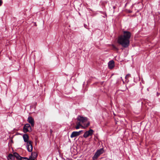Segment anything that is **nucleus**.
I'll use <instances>...</instances> for the list:
<instances>
[{"label": "nucleus", "mask_w": 160, "mask_h": 160, "mask_svg": "<svg viewBox=\"0 0 160 160\" xmlns=\"http://www.w3.org/2000/svg\"><path fill=\"white\" fill-rule=\"evenodd\" d=\"M130 74H127L125 77V78L126 79L127 78H128L129 77H130Z\"/></svg>", "instance_id": "18"}, {"label": "nucleus", "mask_w": 160, "mask_h": 160, "mask_svg": "<svg viewBox=\"0 0 160 160\" xmlns=\"http://www.w3.org/2000/svg\"><path fill=\"white\" fill-rule=\"evenodd\" d=\"M14 156L15 157H16V158L18 159H20V160L22 158L18 154L17 152H14L13 153Z\"/></svg>", "instance_id": "12"}, {"label": "nucleus", "mask_w": 160, "mask_h": 160, "mask_svg": "<svg viewBox=\"0 0 160 160\" xmlns=\"http://www.w3.org/2000/svg\"><path fill=\"white\" fill-rule=\"evenodd\" d=\"M82 131L81 130V131H80L78 132H75V131L73 132H72V133L71 134L70 137L71 138H73V137L78 136L80 135L81 132Z\"/></svg>", "instance_id": "8"}, {"label": "nucleus", "mask_w": 160, "mask_h": 160, "mask_svg": "<svg viewBox=\"0 0 160 160\" xmlns=\"http://www.w3.org/2000/svg\"><path fill=\"white\" fill-rule=\"evenodd\" d=\"M103 148H101L97 150L92 157L93 160H95L97 159L101 154L103 153Z\"/></svg>", "instance_id": "3"}, {"label": "nucleus", "mask_w": 160, "mask_h": 160, "mask_svg": "<svg viewBox=\"0 0 160 160\" xmlns=\"http://www.w3.org/2000/svg\"><path fill=\"white\" fill-rule=\"evenodd\" d=\"M28 122L31 124L32 127H33L34 124V119L31 117H29L28 118Z\"/></svg>", "instance_id": "10"}, {"label": "nucleus", "mask_w": 160, "mask_h": 160, "mask_svg": "<svg viewBox=\"0 0 160 160\" xmlns=\"http://www.w3.org/2000/svg\"><path fill=\"white\" fill-rule=\"evenodd\" d=\"M35 158L32 156H31L29 160H34Z\"/></svg>", "instance_id": "16"}, {"label": "nucleus", "mask_w": 160, "mask_h": 160, "mask_svg": "<svg viewBox=\"0 0 160 160\" xmlns=\"http://www.w3.org/2000/svg\"><path fill=\"white\" fill-rule=\"evenodd\" d=\"M23 138L24 141L25 142H27V143L28 142L29 137L28 136L27 134H24L23 136Z\"/></svg>", "instance_id": "11"}, {"label": "nucleus", "mask_w": 160, "mask_h": 160, "mask_svg": "<svg viewBox=\"0 0 160 160\" xmlns=\"http://www.w3.org/2000/svg\"><path fill=\"white\" fill-rule=\"evenodd\" d=\"M2 3V0H0V6H1Z\"/></svg>", "instance_id": "19"}, {"label": "nucleus", "mask_w": 160, "mask_h": 160, "mask_svg": "<svg viewBox=\"0 0 160 160\" xmlns=\"http://www.w3.org/2000/svg\"><path fill=\"white\" fill-rule=\"evenodd\" d=\"M31 156L34 158H36L37 156V154L35 152H33L32 153Z\"/></svg>", "instance_id": "14"}, {"label": "nucleus", "mask_w": 160, "mask_h": 160, "mask_svg": "<svg viewBox=\"0 0 160 160\" xmlns=\"http://www.w3.org/2000/svg\"><path fill=\"white\" fill-rule=\"evenodd\" d=\"M76 125L75 126V128L77 129H79L80 127H81L82 128L85 129L88 127L90 125V122H88L87 125H86L85 126H83L82 125V124H81L79 122H76Z\"/></svg>", "instance_id": "4"}, {"label": "nucleus", "mask_w": 160, "mask_h": 160, "mask_svg": "<svg viewBox=\"0 0 160 160\" xmlns=\"http://www.w3.org/2000/svg\"><path fill=\"white\" fill-rule=\"evenodd\" d=\"M112 48H113L116 50H118V48L114 45H112Z\"/></svg>", "instance_id": "17"}, {"label": "nucleus", "mask_w": 160, "mask_h": 160, "mask_svg": "<svg viewBox=\"0 0 160 160\" xmlns=\"http://www.w3.org/2000/svg\"><path fill=\"white\" fill-rule=\"evenodd\" d=\"M114 66V62L113 60L109 61L108 63V67L109 69H112Z\"/></svg>", "instance_id": "9"}, {"label": "nucleus", "mask_w": 160, "mask_h": 160, "mask_svg": "<svg viewBox=\"0 0 160 160\" xmlns=\"http://www.w3.org/2000/svg\"><path fill=\"white\" fill-rule=\"evenodd\" d=\"M8 157L11 160H14L15 157L14 156L13 154H10L8 155Z\"/></svg>", "instance_id": "13"}, {"label": "nucleus", "mask_w": 160, "mask_h": 160, "mask_svg": "<svg viewBox=\"0 0 160 160\" xmlns=\"http://www.w3.org/2000/svg\"><path fill=\"white\" fill-rule=\"evenodd\" d=\"M23 131L25 132L31 131V127L29 124H26L23 128Z\"/></svg>", "instance_id": "5"}, {"label": "nucleus", "mask_w": 160, "mask_h": 160, "mask_svg": "<svg viewBox=\"0 0 160 160\" xmlns=\"http://www.w3.org/2000/svg\"><path fill=\"white\" fill-rule=\"evenodd\" d=\"M20 160H29V159L27 158L22 157Z\"/></svg>", "instance_id": "15"}, {"label": "nucleus", "mask_w": 160, "mask_h": 160, "mask_svg": "<svg viewBox=\"0 0 160 160\" xmlns=\"http://www.w3.org/2000/svg\"><path fill=\"white\" fill-rule=\"evenodd\" d=\"M93 132V130L90 129L89 131H86L84 133L83 136L84 138H87L90 136H91Z\"/></svg>", "instance_id": "6"}, {"label": "nucleus", "mask_w": 160, "mask_h": 160, "mask_svg": "<svg viewBox=\"0 0 160 160\" xmlns=\"http://www.w3.org/2000/svg\"><path fill=\"white\" fill-rule=\"evenodd\" d=\"M27 148L28 152H31L32 151V146L31 141H29L27 143Z\"/></svg>", "instance_id": "7"}, {"label": "nucleus", "mask_w": 160, "mask_h": 160, "mask_svg": "<svg viewBox=\"0 0 160 160\" xmlns=\"http://www.w3.org/2000/svg\"><path fill=\"white\" fill-rule=\"evenodd\" d=\"M77 122L82 124L83 126H85L87 124L88 122H89L88 121V119L87 117H83L81 116H78L77 118Z\"/></svg>", "instance_id": "2"}, {"label": "nucleus", "mask_w": 160, "mask_h": 160, "mask_svg": "<svg viewBox=\"0 0 160 160\" xmlns=\"http://www.w3.org/2000/svg\"><path fill=\"white\" fill-rule=\"evenodd\" d=\"M123 35H121L118 38V42L123 47L126 48L129 45V39L131 33L129 32L124 31L123 32Z\"/></svg>", "instance_id": "1"}]
</instances>
